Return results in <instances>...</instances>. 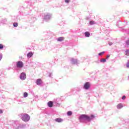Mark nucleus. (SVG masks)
Masks as SVG:
<instances>
[{
    "label": "nucleus",
    "instance_id": "1",
    "mask_svg": "<svg viewBox=\"0 0 129 129\" xmlns=\"http://www.w3.org/2000/svg\"><path fill=\"white\" fill-rule=\"evenodd\" d=\"M80 120H83V119H86L88 121H90V117L86 114L81 115L79 117Z\"/></svg>",
    "mask_w": 129,
    "mask_h": 129
},
{
    "label": "nucleus",
    "instance_id": "2",
    "mask_svg": "<svg viewBox=\"0 0 129 129\" xmlns=\"http://www.w3.org/2000/svg\"><path fill=\"white\" fill-rule=\"evenodd\" d=\"M30 116H29L28 114L23 115L21 118L22 120L25 122L29 121V120H30Z\"/></svg>",
    "mask_w": 129,
    "mask_h": 129
},
{
    "label": "nucleus",
    "instance_id": "3",
    "mask_svg": "<svg viewBox=\"0 0 129 129\" xmlns=\"http://www.w3.org/2000/svg\"><path fill=\"white\" fill-rule=\"evenodd\" d=\"M90 87V83L89 82H86L84 86V88L86 90H87L88 89H89Z\"/></svg>",
    "mask_w": 129,
    "mask_h": 129
},
{
    "label": "nucleus",
    "instance_id": "4",
    "mask_svg": "<svg viewBox=\"0 0 129 129\" xmlns=\"http://www.w3.org/2000/svg\"><path fill=\"white\" fill-rule=\"evenodd\" d=\"M17 66L18 68H23V66H24V64L23 63V62L19 61L17 62Z\"/></svg>",
    "mask_w": 129,
    "mask_h": 129
},
{
    "label": "nucleus",
    "instance_id": "5",
    "mask_svg": "<svg viewBox=\"0 0 129 129\" xmlns=\"http://www.w3.org/2000/svg\"><path fill=\"white\" fill-rule=\"evenodd\" d=\"M26 74L24 73H22L20 76V79H22V80H25V79H26Z\"/></svg>",
    "mask_w": 129,
    "mask_h": 129
},
{
    "label": "nucleus",
    "instance_id": "6",
    "mask_svg": "<svg viewBox=\"0 0 129 129\" xmlns=\"http://www.w3.org/2000/svg\"><path fill=\"white\" fill-rule=\"evenodd\" d=\"M36 84L37 85H41V84H42V83H43V82L42 81V79H38L36 80Z\"/></svg>",
    "mask_w": 129,
    "mask_h": 129
},
{
    "label": "nucleus",
    "instance_id": "7",
    "mask_svg": "<svg viewBox=\"0 0 129 129\" xmlns=\"http://www.w3.org/2000/svg\"><path fill=\"white\" fill-rule=\"evenodd\" d=\"M53 103L52 101H49L47 103V105L49 107H53Z\"/></svg>",
    "mask_w": 129,
    "mask_h": 129
},
{
    "label": "nucleus",
    "instance_id": "8",
    "mask_svg": "<svg viewBox=\"0 0 129 129\" xmlns=\"http://www.w3.org/2000/svg\"><path fill=\"white\" fill-rule=\"evenodd\" d=\"M56 122H62L63 121V119L61 118H57L55 119Z\"/></svg>",
    "mask_w": 129,
    "mask_h": 129
},
{
    "label": "nucleus",
    "instance_id": "9",
    "mask_svg": "<svg viewBox=\"0 0 129 129\" xmlns=\"http://www.w3.org/2000/svg\"><path fill=\"white\" fill-rule=\"evenodd\" d=\"M64 40V37H60L57 38L58 42H62Z\"/></svg>",
    "mask_w": 129,
    "mask_h": 129
},
{
    "label": "nucleus",
    "instance_id": "10",
    "mask_svg": "<svg viewBox=\"0 0 129 129\" xmlns=\"http://www.w3.org/2000/svg\"><path fill=\"white\" fill-rule=\"evenodd\" d=\"M122 107H123V106H122V104L121 103L118 104L117 105V108H118V109H120V108H122Z\"/></svg>",
    "mask_w": 129,
    "mask_h": 129
},
{
    "label": "nucleus",
    "instance_id": "11",
    "mask_svg": "<svg viewBox=\"0 0 129 129\" xmlns=\"http://www.w3.org/2000/svg\"><path fill=\"white\" fill-rule=\"evenodd\" d=\"M85 37H89L90 36V33L89 32H85Z\"/></svg>",
    "mask_w": 129,
    "mask_h": 129
},
{
    "label": "nucleus",
    "instance_id": "12",
    "mask_svg": "<svg viewBox=\"0 0 129 129\" xmlns=\"http://www.w3.org/2000/svg\"><path fill=\"white\" fill-rule=\"evenodd\" d=\"M32 56H33V53L32 52H29L27 54V56L28 57V58H31V57H32Z\"/></svg>",
    "mask_w": 129,
    "mask_h": 129
},
{
    "label": "nucleus",
    "instance_id": "13",
    "mask_svg": "<svg viewBox=\"0 0 129 129\" xmlns=\"http://www.w3.org/2000/svg\"><path fill=\"white\" fill-rule=\"evenodd\" d=\"M125 55H126V56H129V49H127L125 50Z\"/></svg>",
    "mask_w": 129,
    "mask_h": 129
},
{
    "label": "nucleus",
    "instance_id": "14",
    "mask_svg": "<svg viewBox=\"0 0 129 129\" xmlns=\"http://www.w3.org/2000/svg\"><path fill=\"white\" fill-rule=\"evenodd\" d=\"M28 93L26 92L24 93V94H23L24 97H28Z\"/></svg>",
    "mask_w": 129,
    "mask_h": 129
},
{
    "label": "nucleus",
    "instance_id": "15",
    "mask_svg": "<svg viewBox=\"0 0 129 129\" xmlns=\"http://www.w3.org/2000/svg\"><path fill=\"white\" fill-rule=\"evenodd\" d=\"M100 62H102L103 63H105L106 62V59L105 58H102L100 60Z\"/></svg>",
    "mask_w": 129,
    "mask_h": 129
},
{
    "label": "nucleus",
    "instance_id": "16",
    "mask_svg": "<svg viewBox=\"0 0 129 129\" xmlns=\"http://www.w3.org/2000/svg\"><path fill=\"white\" fill-rule=\"evenodd\" d=\"M18 23L15 22L13 23V26L15 28H17V27H18Z\"/></svg>",
    "mask_w": 129,
    "mask_h": 129
},
{
    "label": "nucleus",
    "instance_id": "17",
    "mask_svg": "<svg viewBox=\"0 0 129 129\" xmlns=\"http://www.w3.org/2000/svg\"><path fill=\"white\" fill-rule=\"evenodd\" d=\"M68 115L70 116L72 115V111H69L67 113Z\"/></svg>",
    "mask_w": 129,
    "mask_h": 129
},
{
    "label": "nucleus",
    "instance_id": "18",
    "mask_svg": "<svg viewBox=\"0 0 129 129\" xmlns=\"http://www.w3.org/2000/svg\"><path fill=\"white\" fill-rule=\"evenodd\" d=\"M90 117V121H91V119H93V118H94L95 116H94V115H91V117Z\"/></svg>",
    "mask_w": 129,
    "mask_h": 129
},
{
    "label": "nucleus",
    "instance_id": "19",
    "mask_svg": "<svg viewBox=\"0 0 129 129\" xmlns=\"http://www.w3.org/2000/svg\"><path fill=\"white\" fill-rule=\"evenodd\" d=\"M103 54H104V51H102L101 52H100L98 55L99 56H101V55H103Z\"/></svg>",
    "mask_w": 129,
    "mask_h": 129
},
{
    "label": "nucleus",
    "instance_id": "20",
    "mask_svg": "<svg viewBox=\"0 0 129 129\" xmlns=\"http://www.w3.org/2000/svg\"><path fill=\"white\" fill-rule=\"evenodd\" d=\"M126 45H127V46H129V40L126 41Z\"/></svg>",
    "mask_w": 129,
    "mask_h": 129
},
{
    "label": "nucleus",
    "instance_id": "21",
    "mask_svg": "<svg viewBox=\"0 0 129 129\" xmlns=\"http://www.w3.org/2000/svg\"><path fill=\"white\" fill-rule=\"evenodd\" d=\"M4 48V45H3V44H0V50L1 49H3Z\"/></svg>",
    "mask_w": 129,
    "mask_h": 129
},
{
    "label": "nucleus",
    "instance_id": "22",
    "mask_svg": "<svg viewBox=\"0 0 129 129\" xmlns=\"http://www.w3.org/2000/svg\"><path fill=\"white\" fill-rule=\"evenodd\" d=\"M110 57V54H107L106 56V59H108Z\"/></svg>",
    "mask_w": 129,
    "mask_h": 129
},
{
    "label": "nucleus",
    "instance_id": "23",
    "mask_svg": "<svg viewBox=\"0 0 129 129\" xmlns=\"http://www.w3.org/2000/svg\"><path fill=\"white\" fill-rule=\"evenodd\" d=\"M94 21H90V24L91 25H94Z\"/></svg>",
    "mask_w": 129,
    "mask_h": 129
},
{
    "label": "nucleus",
    "instance_id": "24",
    "mask_svg": "<svg viewBox=\"0 0 129 129\" xmlns=\"http://www.w3.org/2000/svg\"><path fill=\"white\" fill-rule=\"evenodd\" d=\"M126 67L127 68H129V61L126 64Z\"/></svg>",
    "mask_w": 129,
    "mask_h": 129
},
{
    "label": "nucleus",
    "instance_id": "25",
    "mask_svg": "<svg viewBox=\"0 0 129 129\" xmlns=\"http://www.w3.org/2000/svg\"><path fill=\"white\" fill-rule=\"evenodd\" d=\"M69 2H70V0H65V3H67V4H68Z\"/></svg>",
    "mask_w": 129,
    "mask_h": 129
},
{
    "label": "nucleus",
    "instance_id": "26",
    "mask_svg": "<svg viewBox=\"0 0 129 129\" xmlns=\"http://www.w3.org/2000/svg\"><path fill=\"white\" fill-rule=\"evenodd\" d=\"M126 98L125 96H123L122 97V99H123V100H124V99H125Z\"/></svg>",
    "mask_w": 129,
    "mask_h": 129
},
{
    "label": "nucleus",
    "instance_id": "27",
    "mask_svg": "<svg viewBox=\"0 0 129 129\" xmlns=\"http://www.w3.org/2000/svg\"><path fill=\"white\" fill-rule=\"evenodd\" d=\"M2 58H3V56H2V54H0V61L2 60Z\"/></svg>",
    "mask_w": 129,
    "mask_h": 129
},
{
    "label": "nucleus",
    "instance_id": "28",
    "mask_svg": "<svg viewBox=\"0 0 129 129\" xmlns=\"http://www.w3.org/2000/svg\"><path fill=\"white\" fill-rule=\"evenodd\" d=\"M0 113H3V110L0 109Z\"/></svg>",
    "mask_w": 129,
    "mask_h": 129
},
{
    "label": "nucleus",
    "instance_id": "29",
    "mask_svg": "<svg viewBox=\"0 0 129 129\" xmlns=\"http://www.w3.org/2000/svg\"><path fill=\"white\" fill-rule=\"evenodd\" d=\"M109 46H111V45H112V43H109Z\"/></svg>",
    "mask_w": 129,
    "mask_h": 129
}]
</instances>
